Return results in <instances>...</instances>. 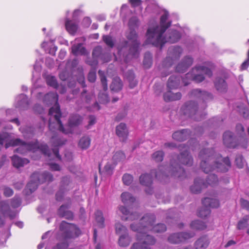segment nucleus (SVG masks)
Segmentation results:
<instances>
[{
  "instance_id": "46",
  "label": "nucleus",
  "mask_w": 249,
  "mask_h": 249,
  "mask_svg": "<svg viewBox=\"0 0 249 249\" xmlns=\"http://www.w3.org/2000/svg\"><path fill=\"white\" fill-rule=\"evenodd\" d=\"M143 64L145 68L149 69L152 64V55L150 52H146L144 54Z\"/></svg>"
},
{
  "instance_id": "55",
  "label": "nucleus",
  "mask_w": 249,
  "mask_h": 249,
  "mask_svg": "<svg viewBox=\"0 0 249 249\" xmlns=\"http://www.w3.org/2000/svg\"><path fill=\"white\" fill-rule=\"evenodd\" d=\"M122 180L124 184L128 186L132 183L133 180V177L130 174L126 173L123 175Z\"/></svg>"
},
{
  "instance_id": "54",
  "label": "nucleus",
  "mask_w": 249,
  "mask_h": 249,
  "mask_svg": "<svg viewBox=\"0 0 249 249\" xmlns=\"http://www.w3.org/2000/svg\"><path fill=\"white\" fill-rule=\"evenodd\" d=\"M46 82L48 85L51 86L55 89L58 87V84L56 79L54 76H48L46 77Z\"/></svg>"
},
{
  "instance_id": "34",
  "label": "nucleus",
  "mask_w": 249,
  "mask_h": 249,
  "mask_svg": "<svg viewBox=\"0 0 249 249\" xmlns=\"http://www.w3.org/2000/svg\"><path fill=\"white\" fill-rule=\"evenodd\" d=\"M202 203L204 206H207L210 208H216L219 205L218 200L215 198L210 197H205L202 200Z\"/></svg>"
},
{
  "instance_id": "40",
  "label": "nucleus",
  "mask_w": 249,
  "mask_h": 249,
  "mask_svg": "<svg viewBox=\"0 0 249 249\" xmlns=\"http://www.w3.org/2000/svg\"><path fill=\"white\" fill-rule=\"evenodd\" d=\"M131 241V237L129 236L128 233H125V234L120 235L118 240V244L120 246L125 247L129 245Z\"/></svg>"
},
{
  "instance_id": "38",
  "label": "nucleus",
  "mask_w": 249,
  "mask_h": 249,
  "mask_svg": "<svg viewBox=\"0 0 249 249\" xmlns=\"http://www.w3.org/2000/svg\"><path fill=\"white\" fill-rule=\"evenodd\" d=\"M191 229L195 230L201 231L205 229L207 227L206 224L203 221L199 220L193 221L190 224Z\"/></svg>"
},
{
  "instance_id": "36",
  "label": "nucleus",
  "mask_w": 249,
  "mask_h": 249,
  "mask_svg": "<svg viewBox=\"0 0 249 249\" xmlns=\"http://www.w3.org/2000/svg\"><path fill=\"white\" fill-rule=\"evenodd\" d=\"M65 26L67 30L71 35H74L78 28V25L76 23L69 19H67L66 21Z\"/></svg>"
},
{
  "instance_id": "7",
  "label": "nucleus",
  "mask_w": 249,
  "mask_h": 249,
  "mask_svg": "<svg viewBox=\"0 0 249 249\" xmlns=\"http://www.w3.org/2000/svg\"><path fill=\"white\" fill-rule=\"evenodd\" d=\"M31 178L25 189V193L27 195L34 192L37 188L39 184L46 181L51 182L53 180V178L51 173L45 171L42 173H35L32 174Z\"/></svg>"
},
{
  "instance_id": "25",
  "label": "nucleus",
  "mask_w": 249,
  "mask_h": 249,
  "mask_svg": "<svg viewBox=\"0 0 249 249\" xmlns=\"http://www.w3.org/2000/svg\"><path fill=\"white\" fill-rule=\"evenodd\" d=\"M70 207V204H63L61 205L58 210L59 216L68 220L72 219L73 214L72 212L68 210Z\"/></svg>"
},
{
  "instance_id": "8",
  "label": "nucleus",
  "mask_w": 249,
  "mask_h": 249,
  "mask_svg": "<svg viewBox=\"0 0 249 249\" xmlns=\"http://www.w3.org/2000/svg\"><path fill=\"white\" fill-rule=\"evenodd\" d=\"M204 74L211 77L213 75V72L210 68L207 67L196 66L192 68L190 72L185 74V78L199 83L204 80Z\"/></svg>"
},
{
  "instance_id": "43",
  "label": "nucleus",
  "mask_w": 249,
  "mask_h": 249,
  "mask_svg": "<svg viewBox=\"0 0 249 249\" xmlns=\"http://www.w3.org/2000/svg\"><path fill=\"white\" fill-rule=\"evenodd\" d=\"M218 182V179L217 177L214 174L209 175L205 182V183L207 184V187L208 185L215 186L217 185Z\"/></svg>"
},
{
  "instance_id": "53",
  "label": "nucleus",
  "mask_w": 249,
  "mask_h": 249,
  "mask_svg": "<svg viewBox=\"0 0 249 249\" xmlns=\"http://www.w3.org/2000/svg\"><path fill=\"white\" fill-rule=\"evenodd\" d=\"M249 220V216L245 215L238 223L237 229L238 230H243L246 228L248 225V221Z\"/></svg>"
},
{
  "instance_id": "14",
  "label": "nucleus",
  "mask_w": 249,
  "mask_h": 249,
  "mask_svg": "<svg viewBox=\"0 0 249 249\" xmlns=\"http://www.w3.org/2000/svg\"><path fill=\"white\" fill-rule=\"evenodd\" d=\"M137 239L142 242L143 245L147 247L148 249H151V246H154L156 243V238L152 235L146 234L144 232H138Z\"/></svg>"
},
{
  "instance_id": "44",
  "label": "nucleus",
  "mask_w": 249,
  "mask_h": 249,
  "mask_svg": "<svg viewBox=\"0 0 249 249\" xmlns=\"http://www.w3.org/2000/svg\"><path fill=\"white\" fill-rule=\"evenodd\" d=\"M82 121V118L79 115L75 114L71 115L69 119V124L71 126H77Z\"/></svg>"
},
{
  "instance_id": "30",
  "label": "nucleus",
  "mask_w": 249,
  "mask_h": 249,
  "mask_svg": "<svg viewBox=\"0 0 249 249\" xmlns=\"http://www.w3.org/2000/svg\"><path fill=\"white\" fill-rule=\"evenodd\" d=\"M51 141L53 143V144L54 146V148L53 149V154L55 156V157L58 158L59 160H60V156L59 154V151L57 147L62 145L64 144V142L60 140L55 136L52 137Z\"/></svg>"
},
{
  "instance_id": "10",
  "label": "nucleus",
  "mask_w": 249,
  "mask_h": 249,
  "mask_svg": "<svg viewBox=\"0 0 249 249\" xmlns=\"http://www.w3.org/2000/svg\"><path fill=\"white\" fill-rule=\"evenodd\" d=\"M181 109L185 115L194 120L200 121L204 118L202 110L198 108L197 104L194 101H190L186 102Z\"/></svg>"
},
{
  "instance_id": "48",
  "label": "nucleus",
  "mask_w": 249,
  "mask_h": 249,
  "mask_svg": "<svg viewBox=\"0 0 249 249\" xmlns=\"http://www.w3.org/2000/svg\"><path fill=\"white\" fill-rule=\"evenodd\" d=\"M164 157V153L162 150L156 151L152 155V159L156 162H161Z\"/></svg>"
},
{
  "instance_id": "64",
  "label": "nucleus",
  "mask_w": 249,
  "mask_h": 249,
  "mask_svg": "<svg viewBox=\"0 0 249 249\" xmlns=\"http://www.w3.org/2000/svg\"><path fill=\"white\" fill-rule=\"evenodd\" d=\"M130 249H148V248L144 246L142 242L139 241V242L134 243Z\"/></svg>"
},
{
  "instance_id": "63",
  "label": "nucleus",
  "mask_w": 249,
  "mask_h": 249,
  "mask_svg": "<svg viewBox=\"0 0 249 249\" xmlns=\"http://www.w3.org/2000/svg\"><path fill=\"white\" fill-rule=\"evenodd\" d=\"M3 194L6 197H10L13 195V190L8 186L3 187Z\"/></svg>"
},
{
  "instance_id": "47",
  "label": "nucleus",
  "mask_w": 249,
  "mask_h": 249,
  "mask_svg": "<svg viewBox=\"0 0 249 249\" xmlns=\"http://www.w3.org/2000/svg\"><path fill=\"white\" fill-rule=\"evenodd\" d=\"M2 211L4 215L8 216L11 219L16 217V212L12 211L7 205L3 206L2 208Z\"/></svg>"
},
{
  "instance_id": "9",
  "label": "nucleus",
  "mask_w": 249,
  "mask_h": 249,
  "mask_svg": "<svg viewBox=\"0 0 249 249\" xmlns=\"http://www.w3.org/2000/svg\"><path fill=\"white\" fill-rule=\"evenodd\" d=\"M155 220L156 217L154 214H146L142 217L138 224L135 223L131 224L130 229L137 232L150 231L155 222Z\"/></svg>"
},
{
  "instance_id": "20",
  "label": "nucleus",
  "mask_w": 249,
  "mask_h": 249,
  "mask_svg": "<svg viewBox=\"0 0 249 249\" xmlns=\"http://www.w3.org/2000/svg\"><path fill=\"white\" fill-rule=\"evenodd\" d=\"M223 142L229 148H235L237 145L233 133L231 131L225 132L223 134Z\"/></svg>"
},
{
  "instance_id": "26",
  "label": "nucleus",
  "mask_w": 249,
  "mask_h": 249,
  "mask_svg": "<svg viewBox=\"0 0 249 249\" xmlns=\"http://www.w3.org/2000/svg\"><path fill=\"white\" fill-rule=\"evenodd\" d=\"M119 211L124 215L126 216L124 217V220H134L137 219L140 217V214L136 212H131L124 206H121L119 207Z\"/></svg>"
},
{
  "instance_id": "39",
  "label": "nucleus",
  "mask_w": 249,
  "mask_h": 249,
  "mask_svg": "<svg viewBox=\"0 0 249 249\" xmlns=\"http://www.w3.org/2000/svg\"><path fill=\"white\" fill-rule=\"evenodd\" d=\"M167 240L170 243L173 244L182 243L180 232L170 234Z\"/></svg>"
},
{
  "instance_id": "41",
  "label": "nucleus",
  "mask_w": 249,
  "mask_h": 249,
  "mask_svg": "<svg viewBox=\"0 0 249 249\" xmlns=\"http://www.w3.org/2000/svg\"><path fill=\"white\" fill-rule=\"evenodd\" d=\"M71 50L72 53L75 55L79 54H85L86 53L85 48L83 46V45L81 43H79L77 45L72 46Z\"/></svg>"
},
{
  "instance_id": "11",
  "label": "nucleus",
  "mask_w": 249,
  "mask_h": 249,
  "mask_svg": "<svg viewBox=\"0 0 249 249\" xmlns=\"http://www.w3.org/2000/svg\"><path fill=\"white\" fill-rule=\"evenodd\" d=\"M182 52V49L178 46H173L169 47L168 50L167 55L163 61V66L165 68L171 67L180 58Z\"/></svg>"
},
{
  "instance_id": "15",
  "label": "nucleus",
  "mask_w": 249,
  "mask_h": 249,
  "mask_svg": "<svg viewBox=\"0 0 249 249\" xmlns=\"http://www.w3.org/2000/svg\"><path fill=\"white\" fill-rule=\"evenodd\" d=\"M99 75L100 77L101 82L102 85L103 89L105 92L107 89V80L104 72L99 70L98 71ZM99 101L102 104L107 103L109 101L108 95L106 92L99 93Z\"/></svg>"
},
{
  "instance_id": "29",
  "label": "nucleus",
  "mask_w": 249,
  "mask_h": 249,
  "mask_svg": "<svg viewBox=\"0 0 249 249\" xmlns=\"http://www.w3.org/2000/svg\"><path fill=\"white\" fill-rule=\"evenodd\" d=\"M210 240L207 236L199 237L194 243L195 249H206L210 244Z\"/></svg>"
},
{
  "instance_id": "61",
  "label": "nucleus",
  "mask_w": 249,
  "mask_h": 249,
  "mask_svg": "<svg viewBox=\"0 0 249 249\" xmlns=\"http://www.w3.org/2000/svg\"><path fill=\"white\" fill-rule=\"evenodd\" d=\"M96 78V72L94 70H91L88 76V80L91 83H93L95 81Z\"/></svg>"
},
{
  "instance_id": "28",
  "label": "nucleus",
  "mask_w": 249,
  "mask_h": 249,
  "mask_svg": "<svg viewBox=\"0 0 249 249\" xmlns=\"http://www.w3.org/2000/svg\"><path fill=\"white\" fill-rule=\"evenodd\" d=\"M92 56L93 58L97 59L98 58H100L104 62H108L110 60L109 53H103L102 48L100 46H97L93 49Z\"/></svg>"
},
{
  "instance_id": "37",
  "label": "nucleus",
  "mask_w": 249,
  "mask_h": 249,
  "mask_svg": "<svg viewBox=\"0 0 249 249\" xmlns=\"http://www.w3.org/2000/svg\"><path fill=\"white\" fill-rule=\"evenodd\" d=\"M121 198L123 202L127 205L131 204L135 201V198L128 192L123 193L121 195Z\"/></svg>"
},
{
  "instance_id": "3",
  "label": "nucleus",
  "mask_w": 249,
  "mask_h": 249,
  "mask_svg": "<svg viewBox=\"0 0 249 249\" xmlns=\"http://www.w3.org/2000/svg\"><path fill=\"white\" fill-rule=\"evenodd\" d=\"M201 161L200 166L206 174L213 171L226 172L231 166L228 157L222 158L221 155H216L213 148H204L199 154Z\"/></svg>"
},
{
  "instance_id": "58",
  "label": "nucleus",
  "mask_w": 249,
  "mask_h": 249,
  "mask_svg": "<svg viewBox=\"0 0 249 249\" xmlns=\"http://www.w3.org/2000/svg\"><path fill=\"white\" fill-rule=\"evenodd\" d=\"M124 158L125 155L122 151L116 152L113 156V160L116 162L120 161Z\"/></svg>"
},
{
  "instance_id": "13",
  "label": "nucleus",
  "mask_w": 249,
  "mask_h": 249,
  "mask_svg": "<svg viewBox=\"0 0 249 249\" xmlns=\"http://www.w3.org/2000/svg\"><path fill=\"white\" fill-rule=\"evenodd\" d=\"M73 187L71 179L70 177H64L61 180L59 190L55 195L57 201H61L65 192L70 191Z\"/></svg>"
},
{
  "instance_id": "16",
  "label": "nucleus",
  "mask_w": 249,
  "mask_h": 249,
  "mask_svg": "<svg viewBox=\"0 0 249 249\" xmlns=\"http://www.w3.org/2000/svg\"><path fill=\"white\" fill-rule=\"evenodd\" d=\"M191 96L193 98L200 99L203 102H206L213 99L212 93L205 90H202L199 89H194L192 90Z\"/></svg>"
},
{
  "instance_id": "27",
  "label": "nucleus",
  "mask_w": 249,
  "mask_h": 249,
  "mask_svg": "<svg viewBox=\"0 0 249 249\" xmlns=\"http://www.w3.org/2000/svg\"><path fill=\"white\" fill-rule=\"evenodd\" d=\"M190 135V130L185 129L175 132L172 135V138L176 141L182 142L187 139Z\"/></svg>"
},
{
  "instance_id": "5",
  "label": "nucleus",
  "mask_w": 249,
  "mask_h": 249,
  "mask_svg": "<svg viewBox=\"0 0 249 249\" xmlns=\"http://www.w3.org/2000/svg\"><path fill=\"white\" fill-rule=\"evenodd\" d=\"M58 95L56 92H50L46 94L43 98V102L49 106L54 105L50 109L49 115L50 116L49 121V127L51 131H54V125L57 128L64 133H67L60 120L61 116L60 107L58 104Z\"/></svg>"
},
{
  "instance_id": "42",
  "label": "nucleus",
  "mask_w": 249,
  "mask_h": 249,
  "mask_svg": "<svg viewBox=\"0 0 249 249\" xmlns=\"http://www.w3.org/2000/svg\"><path fill=\"white\" fill-rule=\"evenodd\" d=\"M91 140L88 136H84L79 140L78 146L83 150L88 149L90 144Z\"/></svg>"
},
{
  "instance_id": "52",
  "label": "nucleus",
  "mask_w": 249,
  "mask_h": 249,
  "mask_svg": "<svg viewBox=\"0 0 249 249\" xmlns=\"http://www.w3.org/2000/svg\"><path fill=\"white\" fill-rule=\"evenodd\" d=\"M115 231L117 234H125L128 233V231L126 228L120 223H117L115 224Z\"/></svg>"
},
{
  "instance_id": "6",
  "label": "nucleus",
  "mask_w": 249,
  "mask_h": 249,
  "mask_svg": "<svg viewBox=\"0 0 249 249\" xmlns=\"http://www.w3.org/2000/svg\"><path fill=\"white\" fill-rule=\"evenodd\" d=\"M127 38L131 41V45L129 48L124 47L119 51V53L122 55L124 60L128 62L132 58H136L139 55V47L140 42L137 39V34L134 29H130V31L126 36Z\"/></svg>"
},
{
  "instance_id": "57",
  "label": "nucleus",
  "mask_w": 249,
  "mask_h": 249,
  "mask_svg": "<svg viewBox=\"0 0 249 249\" xmlns=\"http://www.w3.org/2000/svg\"><path fill=\"white\" fill-rule=\"evenodd\" d=\"M21 203V200L19 196H15L11 200V205L14 208L18 207Z\"/></svg>"
},
{
  "instance_id": "2",
  "label": "nucleus",
  "mask_w": 249,
  "mask_h": 249,
  "mask_svg": "<svg viewBox=\"0 0 249 249\" xmlns=\"http://www.w3.org/2000/svg\"><path fill=\"white\" fill-rule=\"evenodd\" d=\"M168 168V172H167L165 171L166 170L165 166H160L157 170H152L150 174L142 175L140 177V183L146 187L151 186L153 182V175H155L157 179L163 183H166L168 181L170 176L180 179L185 177L184 169L175 160H171Z\"/></svg>"
},
{
  "instance_id": "62",
  "label": "nucleus",
  "mask_w": 249,
  "mask_h": 249,
  "mask_svg": "<svg viewBox=\"0 0 249 249\" xmlns=\"http://www.w3.org/2000/svg\"><path fill=\"white\" fill-rule=\"evenodd\" d=\"M81 97L86 103H89L91 100L90 95L87 93V91L86 89H84L81 92Z\"/></svg>"
},
{
  "instance_id": "4",
  "label": "nucleus",
  "mask_w": 249,
  "mask_h": 249,
  "mask_svg": "<svg viewBox=\"0 0 249 249\" xmlns=\"http://www.w3.org/2000/svg\"><path fill=\"white\" fill-rule=\"evenodd\" d=\"M4 143L6 148L18 146L15 151L21 154H24L28 151L35 152L39 151L48 157H51V153L48 146L46 144H40L36 140L26 142L20 139H11L10 135L8 133L3 132L0 133V151Z\"/></svg>"
},
{
  "instance_id": "18",
  "label": "nucleus",
  "mask_w": 249,
  "mask_h": 249,
  "mask_svg": "<svg viewBox=\"0 0 249 249\" xmlns=\"http://www.w3.org/2000/svg\"><path fill=\"white\" fill-rule=\"evenodd\" d=\"M181 80L184 83V85L186 86L189 83L186 82L184 78H182L178 74L173 75L171 76L167 83V87L169 89H177L180 83Z\"/></svg>"
},
{
  "instance_id": "33",
  "label": "nucleus",
  "mask_w": 249,
  "mask_h": 249,
  "mask_svg": "<svg viewBox=\"0 0 249 249\" xmlns=\"http://www.w3.org/2000/svg\"><path fill=\"white\" fill-rule=\"evenodd\" d=\"M123 86V82L120 77L116 76L113 78L110 86V89L114 92H118L122 90Z\"/></svg>"
},
{
  "instance_id": "45",
  "label": "nucleus",
  "mask_w": 249,
  "mask_h": 249,
  "mask_svg": "<svg viewBox=\"0 0 249 249\" xmlns=\"http://www.w3.org/2000/svg\"><path fill=\"white\" fill-rule=\"evenodd\" d=\"M95 220L97 223L98 226L103 228L105 226V219L103 215V213L101 211L98 210L95 213Z\"/></svg>"
},
{
  "instance_id": "24",
  "label": "nucleus",
  "mask_w": 249,
  "mask_h": 249,
  "mask_svg": "<svg viewBox=\"0 0 249 249\" xmlns=\"http://www.w3.org/2000/svg\"><path fill=\"white\" fill-rule=\"evenodd\" d=\"M207 187V185L204 180L198 178L195 179L194 184L190 187V190L193 193L198 194L201 192L202 189Z\"/></svg>"
},
{
  "instance_id": "17",
  "label": "nucleus",
  "mask_w": 249,
  "mask_h": 249,
  "mask_svg": "<svg viewBox=\"0 0 249 249\" xmlns=\"http://www.w3.org/2000/svg\"><path fill=\"white\" fill-rule=\"evenodd\" d=\"M193 61V58L189 55L184 57L177 66L176 71L180 73L185 72L192 65Z\"/></svg>"
},
{
  "instance_id": "60",
  "label": "nucleus",
  "mask_w": 249,
  "mask_h": 249,
  "mask_svg": "<svg viewBox=\"0 0 249 249\" xmlns=\"http://www.w3.org/2000/svg\"><path fill=\"white\" fill-rule=\"evenodd\" d=\"M69 244L66 242H63L58 243L54 246L53 249H73L72 248H68Z\"/></svg>"
},
{
  "instance_id": "22",
  "label": "nucleus",
  "mask_w": 249,
  "mask_h": 249,
  "mask_svg": "<svg viewBox=\"0 0 249 249\" xmlns=\"http://www.w3.org/2000/svg\"><path fill=\"white\" fill-rule=\"evenodd\" d=\"M178 161L182 164L190 166L192 165L193 159L188 150H185L177 157Z\"/></svg>"
},
{
  "instance_id": "23",
  "label": "nucleus",
  "mask_w": 249,
  "mask_h": 249,
  "mask_svg": "<svg viewBox=\"0 0 249 249\" xmlns=\"http://www.w3.org/2000/svg\"><path fill=\"white\" fill-rule=\"evenodd\" d=\"M216 90L219 93H225L228 89V86L225 79L221 77H216L214 81Z\"/></svg>"
},
{
  "instance_id": "21",
  "label": "nucleus",
  "mask_w": 249,
  "mask_h": 249,
  "mask_svg": "<svg viewBox=\"0 0 249 249\" xmlns=\"http://www.w3.org/2000/svg\"><path fill=\"white\" fill-rule=\"evenodd\" d=\"M116 134L120 141L125 142L128 135V130L125 124L121 123L116 127Z\"/></svg>"
},
{
  "instance_id": "59",
  "label": "nucleus",
  "mask_w": 249,
  "mask_h": 249,
  "mask_svg": "<svg viewBox=\"0 0 249 249\" xmlns=\"http://www.w3.org/2000/svg\"><path fill=\"white\" fill-rule=\"evenodd\" d=\"M138 19L137 17H133L129 20V29H134L138 26Z\"/></svg>"
},
{
  "instance_id": "35",
  "label": "nucleus",
  "mask_w": 249,
  "mask_h": 249,
  "mask_svg": "<svg viewBox=\"0 0 249 249\" xmlns=\"http://www.w3.org/2000/svg\"><path fill=\"white\" fill-rule=\"evenodd\" d=\"M125 77L128 81L130 88L133 89L138 84L137 81L135 79L134 72L131 70H128L125 73Z\"/></svg>"
},
{
  "instance_id": "32",
  "label": "nucleus",
  "mask_w": 249,
  "mask_h": 249,
  "mask_svg": "<svg viewBox=\"0 0 249 249\" xmlns=\"http://www.w3.org/2000/svg\"><path fill=\"white\" fill-rule=\"evenodd\" d=\"M163 100L166 102L178 100L181 98V94L180 92L174 93L170 90H168L163 94Z\"/></svg>"
},
{
  "instance_id": "31",
  "label": "nucleus",
  "mask_w": 249,
  "mask_h": 249,
  "mask_svg": "<svg viewBox=\"0 0 249 249\" xmlns=\"http://www.w3.org/2000/svg\"><path fill=\"white\" fill-rule=\"evenodd\" d=\"M12 162L14 167L18 168L28 164L29 162V160L26 158H22L18 156L14 155L12 157Z\"/></svg>"
},
{
  "instance_id": "12",
  "label": "nucleus",
  "mask_w": 249,
  "mask_h": 249,
  "mask_svg": "<svg viewBox=\"0 0 249 249\" xmlns=\"http://www.w3.org/2000/svg\"><path fill=\"white\" fill-rule=\"evenodd\" d=\"M60 230L63 232V236L66 239L75 238L81 233V230L74 224L62 221L60 225Z\"/></svg>"
},
{
  "instance_id": "19",
  "label": "nucleus",
  "mask_w": 249,
  "mask_h": 249,
  "mask_svg": "<svg viewBox=\"0 0 249 249\" xmlns=\"http://www.w3.org/2000/svg\"><path fill=\"white\" fill-rule=\"evenodd\" d=\"M15 105L19 110H25L28 108L29 101L25 94H20L16 97Z\"/></svg>"
},
{
  "instance_id": "50",
  "label": "nucleus",
  "mask_w": 249,
  "mask_h": 249,
  "mask_svg": "<svg viewBox=\"0 0 249 249\" xmlns=\"http://www.w3.org/2000/svg\"><path fill=\"white\" fill-rule=\"evenodd\" d=\"M166 231V226L164 224H158L152 226V228L150 231L155 233H161Z\"/></svg>"
},
{
  "instance_id": "51",
  "label": "nucleus",
  "mask_w": 249,
  "mask_h": 249,
  "mask_svg": "<svg viewBox=\"0 0 249 249\" xmlns=\"http://www.w3.org/2000/svg\"><path fill=\"white\" fill-rule=\"evenodd\" d=\"M210 213V209L207 206H204L198 210L197 215L201 218H205L207 217Z\"/></svg>"
},
{
  "instance_id": "49",
  "label": "nucleus",
  "mask_w": 249,
  "mask_h": 249,
  "mask_svg": "<svg viewBox=\"0 0 249 249\" xmlns=\"http://www.w3.org/2000/svg\"><path fill=\"white\" fill-rule=\"evenodd\" d=\"M180 233L182 243L186 242L196 235L194 232L191 231L180 232Z\"/></svg>"
},
{
  "instance_id": "1",
  "label": "nucleus",
  "mask_w": 249,
  "mask_h": 249,
  "mask_svg": "<svg viewBox=\"0 0 249 249\" xmlns=\"http://www.w3.org/2000/svg\"><path fill=\"white\" fill-rule=\"evenodd\" d=\"M168 12H164L160 17V24L148 29L146 39L147 43L161 48L166 42L174 43L179 40L181 35L177 30H169L165 36H163V33L171 24L172 21L168 20Z\"/></svg>"
},
{
  "instance_id": "56",
  "label": "nucleus",
  "mask_w": 249,
  "mask_h": 249,
  "mask_svg": "<svg viewBox=\"0 0 249 249\" xmlns=\"http://www.w3.org/2000/svg\"><path fill=\"white\" fill-rule=\"evenodd\" d=\"M104 41L110 48H113L114 46V41L112 37L109 36H103Z\"/></svg>"
}]
</instances>
